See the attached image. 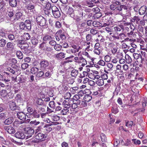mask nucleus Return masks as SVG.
<instances>
[{"mask_svg": "<svg viewBox=\"0 0 147 147\" xmlns=\"http://www.w3.org/2000/svg\"><path fill=\"white\" fill-rule=\"evenodd\" d=\"M127 7L126 5H121L117 7L115 12L116 14L129 17L130 16V13L127 10Z\"/></svg>", "mask_w": 147, "mask_h": 147, "instance_id": "obj_1", "label": "nucleus"}, {"mask_svg": "<svg viewBox=\"0 0 147 147\" xmlns=\"http://www.w3.org/2000/svg\"><path fill=\"white\" fill-rule=\"evenodd\" d=\"M78 31H85L89 30L90 28L86 25V24L83 22L76 23Z\"/></svg>", "mask_w": 147, "mask_h": 147, "instance_id": "obj_2", "label": "nucleus"}, {"mask_svg": "<svg viewBox=\"0 0 147 147\" xmlns=\"http://www.w3.org/2000/svg\"><path fill=\"white\" fill-rule=\"evenodd\" d=\"M36 21L40 26H44L46 25V22L45 19L42 16H38L36 18Z\"/></svg>", "mask_w": 147, "mask_h": 147, "instance_id": "obj_3", "label": "nucleus"}, {"mask_svg": "<svg viewBox=\"0 0 147 147\" xmlns=\"http://www.w3.org/2000/svg\"><path fill=\"white\" fill-rule=\"evenodd\" d=\"M74 101L71 99H69L67 100L63 101L62 102V105L65 108L69 109L71 107Z\"/></svg>", "mask_w": 147, "mask_h": 147, "instance_id": "obj_4", "label": "nucleus"}, {"mask_svg": "<svg viewBox=\"0 0 147 147\" xmlns=\"http://www.w3.org/2000/svg\"><path fill=\"white\" fill-rule=\"evenodd\" d=\"M25 133L28 135L27 136V138H28L31 137L33 135L34 132V131L33 129L31 127H26L24 129Z\"/></svg>", "mask_w": 147, "mask_h": 147, "instance_id": "obj_5", "label": "nucleus"}, {"mask_svg": "<svg viewBox=\"0 0 147 147\" xmlns=\"http://www.w3.org/2000/svg\"><path fill=\"white\" fill-rule=\"evenodd\" d=\"M47 136V135L44 134L40 132L35 134V138L38 140H40L43 138H45Z\"/></svg>", "mask_w": 147, "mask_h": 147, "instance_id": "obj_6", "label": "nucleus"}, {"mask_svg": "<svg viewBox=\"0 0 147 147\" xmlns=\"http://www.w3.org/2000/svg\"><path fill=\"white\" fill-rule=\"evenodd\" d=\"M15 136L17 138L23 139L25 137L24 133L22 131H17L14 134Z\"/></svg>", "mask_w": 147, "mask_h": 147, "instance_id": "obj_7", "label": "nucleus"}, {"mask_svg": "<svg viewBox=\"0 0 147 147\" xmlns=\"http://www.w3.org/2000/svg\"><path fill=\"white\" fill-rule=\"evenodd\" d=\"M49 64V63L47 60H43L41 61L40 63L41 69L42 70L45 69L48 66Z\"/></svg>", "mask_w": 147, "mask_h": 147, "instance_id": "obj_8", "label": "nucleus"}, {"mask_svg": "<svg viewBox=\"0 0 147 147\" xmlns=\"http://www.w3.org/2000/svg\"><path fill=\"white\" fill-rule=\"evenodd\" d=\"M26 8L27 9L28 12L30 14H32L34 13L35 11L34 9V7L33 5L29 4L26 5Z\"/></svg>", "mask_w": 147, "mask_h": 147, "instance_id": "obj_9", "label": "nucleus"}, {"mask_svg": "<svg viewBox=\"0 0 147 147\" xmlns=\"http://www.w3.org/2000/svg\"><path fill=\"white\" fill-rule=\"evenodd\" d=\"M9 109L11 110H20V108L17 106L15 102H10L9 104Z\"/></svg>", "mask_w": 147, "mask_h": 147, "instance_id": "obj_10", "label": "nucleus"}, {"mask_svg": "<svg viewBox=\"0 0 147 147\" xmlns=\"http://www.w3.org/2000/svg\"><path fill=\"white\" fill-rule=\"evenodd\" d=\"M4 128L5 130L9 134H13L15 132V130L12 127L10 126H5L4 127Z\"/></svg>", "mask_w": 147, "mask_h": 147, "instance_id": "obj_11", "label": "nucleus"}, {"mask_svg": "<svg viewBox=\"0 0 147 147\" xmlns=\"http://www.w3.org/2000/svg\"><path fill=\"white\" fill-rule=\"evenodd\" d=\"M17 116L18 118L21 120L24 121L26 119L25 114L22 112L18 113Z\"/></svg>", "mask_w": 147, "mask_h": 147, "instance_id": "obj_12", "label": "nucleus"}, {"mask_svg": "<svg viewBox=\"0 0 147 147\" xmlns=\"http://www.w3.org/2000/svg\"><path fill=\"white\" fill-rule=\"evenodd\" d=\"M113 29L115 32L118 33V32H120L121 30L124 29V26L123 25H119L114 27Z\"/></svg>", "mask_w": 147, "mask_h": 147, "instance_id": "obj_13", "label": "nucleus"}, {"mask_svg": "<svg viewBox=\"0 0 147 147\" xmlns=\"http://www.w3.org/2000/svg\"><path fill=\"white\" fill-rule=\"evenodd\" d=\"M147 10L146 6L144 5L140 7L139 10V13L140 15H143L145 14Z\"/></svg>", "mask_w": 147, "mask_h": 147, "instance_id": "obj_14", "label": "nucleus"}, {"mask_svg": "<svg viewBox=\"0 0 147 147\" xmlns=\"http://www.w3.org/2000/svg\"><path fill=\"white\" fill-rule=\"evenodd\" d=\"M30 38V34L27 33H24L21 36V39L23 40H28Z\"/></svg>", "mask_w": 147, "mask_h": 147, "instance_id": "obj_15", "label": "nucleus"}, {"mask_svg": "<svg viewBox=\"0 0 147 147\" xmlns=\"http://www.w3.org/2000/svg\"><path fill=\"white\" fill-rule=\"evenodd\" d=\"M90 42H84L82 43V47L86 50L90 49Z\"/></svg>", "mask_w": 147, "mask_h": 147, "instance_id": "obj_16", "label": "nucleus"}, {"mask_svg": "<svg viewBox=\"0 0 147 147\" xmlns=\"http://www.w3.org/2000/svg\"><path fill=\"white\" fill-rule=\"evenodd\" d=\"M30 22L29 20H26L25 22V28L28 30H30L31 29Z\"/></svg>", "mask_w": 147, "mask_h": 147, "instance_id": "obj_17", "label": "nucleus"}, {"mask_svg": "<svg viewBox=\"0 0 147 147\" xmlns=\"http://www.w3.org/2000/svg\"><path fill=\"white\" fill-rule=\"evenodd\" d=\"M13 118L12 117H10L6 119L4 121V123L6 125H9L13 121Z\"/></svg>", "mask_w": 147, "mask_h": 147, "instance_id": "obj_18", "label": "nucleus"}, {"mask_svg": "<svg viewBox=\"0 0 147 147\" xmlns=\"http://www.w3.org/2000/svg\"><path fill=\"white\" fill-rule=\"evenodd\" d=\"M140 20V18L138 16H135L131 20L132 22H135L136 24H138Z\"/></svg>", "mask_w": 147, "mask_h": 147, "instance_id": "obj_19", "label": "nucleus"}, {"mask_svg": "<svg viewBox=\"0 0 147 147\" xmlns=\"http://www.w3.org/2000/svg\"><path fill=\"white\" fill-rule=\"evenodd\" d=\"M22 121H15L13 123V125L14 127H18L20 125L23 123Z\"/></svg>", "mask_w": 147, "mask_h": 147, "instance_id": "obj_20", "label": "nucleus"}, {"mask_svg": "<svg viewBox=\"0 0 147 147\" xmlns=\"http://www.w3.org/2000/svg\"><path fill=\"white\" fill-rule=\"evenodd\" d=\"M42 3L45 5H44L43 6L45 7L46 9L50 10L51 5V4L49 2L45 1L44 2H42Z\"/></svg>", "mask_w": 147, "mask_h": 147, "instance_id": "obj_21", "label": "nucleus"}, {"mask_svg": "<svg viewBox=\"0 0 147 147\" xmlns=\"http://www.w3.org/2000/svg\"><path fill=\"white\" fill-rule=\"evenodd\" d=\"M40 113L37 112V110H34L31 115L34 118H39L40 116Z\"/></svg>", "mask_w": 147, "mask_h": 147, "instance_id": "obj_22", "label": "nucleus"}, {"mask_svg": "<svg viewBox=\"0 0 147 147\" xmlns=\"http://www.w3.org/2000/svg\"><path fill=\"white\" fill-rule=\"evenodd\" d=\"M65 53L63 52H61L57 54L56 56V57L58 59H61L65 57Z\"/></svg>", "mask_w": 147, "mask_h": 147, "instance_id": "obj_23", "label": "nucleus"}, {"mask_svg": "<svg viewBox=\"0 0 147 147\" xmlns=\"http://www.w3.org/2000/svg\"><path fill=\"white\" fill-rule=\"evenodd\" d=\"M71 47L73 48L71 49L72 50L71 51L73 52V53H75L76 52H78L77 46L74 44H72L71 45Z\"/></svg>", "mask_w": 147, "mask_h": 147, "instance_id": "obj_24", "label": "nucleus"}, {"mask_svg": "<svg viewBox=\"0 0 147 147\" xmlns=\"http://www.w3.org/2000/svg\"><path fill=\"white\" fill-rule=\"evenodd\" d=\"M52 38L51 36L49 35H46L43 36V40L45 42L49 41L51 40Z\"/></svg>", "mask_w": 147, "mask_h": 147, "instance_id": "obj_25", "label": "nucleus"}, {"mask_svg": "<svg viewBox=\"0 0 147 147\" xmlns=\"http://www.w3.org/2000/svg\"><path fill=\"white\" fill-rule=\"evenodd\" d=\"M51 125V124H49L45 125L44 127V130H46L48 132H50L52 130V128L49 127Z\"/></svg>", "mask_w": 147, "mask_h": 147, "instance_id": "obj_26", "label": "nucleus"}, {"mask_svg": "<svg viewBox=\"0 0 147 147\" xmlns=\"http://www.w3.org/2000/svg\"><path fill=\"white\" fill-rule=\"evenodd\" d=\"M92 99V97L91 96L88 95H85L83 100L86 102H88L90 101Z\"/></svg>", "mask_w": 147, "mask_h": 147, "instance_id": "obj_27", "label": "nucleus"}, {"mask_svg": "<svg viewBox=\"0 0 147 147\" xmlns=\"http://www.w3.org/2000/svg\"><path fill=\"white\" fill-rule=\"evenodd\" d=\"M29 47V44L26 43H25L20 46V47L22 49L26 50Z\"/></svg>", "mask_w": 147, "mask_h": 147, "instance_id": "obj_28", "label": "nucleus"}, {"mask_svg": "<svg viewBox=\"0 0 147 147\" xmlns=\"http://www.w3.org/2000/svg\"><path fill=\"white\" fill-rule=\"evenodd\" d=\"M12 66H13V68H14V69H13L11 68L10 67H8L7 68V70L9 71L12 74H14L15 73V72L16 71V69H15V67H17V66L15 65H12Z\"/></svg>", "mask_w": 147, "mask_h": 147, "instance_id": "obj_29", "label": "nucleus"}, {"mask_svg": "<svg viewBox=\"0 0 147 147\" xmlns=\"http://www.w3.org/2000/svg\"><path fill=\"white\" fill-rule=\"evenodd\" d=\"M9 4L12 7H16L17 5L16 0H9Z\"/></svg>", "mask_w": 147, "mask_h": 147, "instance_id": "obj_30", "label": "nucleus"}, {"mask_svg": "<svg viewBox=\"0 0 147 147\" xmlns=\"http://www.w3.org/2000/svg\"><path fill=\"white\" fill-rule=\"evenodd\" d=\"M39 70V69L38 67H32L30 70L31 73L33 74H35Z\"/></svg>", "mask_w": 147, "mask_h": 147, "instance_id": "obj_31", "label": "nucleus"}, {"mask_svg": "<svg viewBox=\"0 0 147 147\" xmlns=\"http://www.w3.org/2000/svg\"><path fill=\"white\" fill-rule=\"evenodd\" d=\"M96 84L99 86H102L104 85V81L102 79H100L96 81Z\"/></svg>", "mask_w": 147, "mask_h": 147, "instance_id": "obj_32", "label": "nucleus"}, {"mask_svg": "<svg viewBox=\"0 0 147 147\" xmlns=\"http://www.w3.org/2000/svg\"><path fill=\"white\" fill-rule=\"evenodd\" d=\"M15 15L16 18L18 20L21 18L22 16V14L21 12L18 11L16 13Z\"/></svg>", "mask_w": 147, "mask_h": 147, "instance_id": "obj_33", "label": "nucleus"}, {"mask_svg": "<svg viewBox=\"0 0 147 147\" xmlns=\"http://www.w3.org/2000/svg\"><path fill=\"white\" fill-rule=\"evenodd\" d=\"M49 105L50 107L53 109H54L56 108L55 103L53 101H50L49 103Z\"/></svg>", "mask_w": 147, "mask_h": 147, "instance_id": "obj_34", "label": "nucleus"}, {"mask_svg": "<svg viewBox=\"0 0 147 147\" xmlns=\"http://www.w3.org/2000/svg\"><path fill=\"white\" fill-rule=\"evenodd\" d=\"M53 14L54 17L56 18H59L61 16V13L59 10L57 11H56L54 13H53Z\"/></svg>", "mask_w": 147, "mask_h": 147, "instance_id": "obj_35", "label": "nucleus"}, {"mask_svg": "<svg viewBox=\"0 0 147 147\" xmlns=\"http://www.w3.org/2000/svg\"><path fill=\"white\" fill-rule=\"evenodd\" d=\"M7 47L9 50H12L13 49L14 46L12 43L8 42L7 44Z\"/></svg>", "mask_w": 147, "mask_h": 147, "instance_id": "obj_36", "label": "nucleus"}, {"mask_svg": "<svg viewBox=\"0 0 147 147\" xmlns=\"http://www.w3.org/2000/svg\"><path fill=\"white\" fill-rule=\"evenodd\" d=\"M79 63H87L86 60L83 57H80L79 58V61H78Z\"/></svg>", "mask_w": 147, "mask_h": 147, "instance_id": "obj_37", "label": "nucleus"}, {"mask_svg": "<svg viewBox=\"0 0 147 147\" xmlns=\"http://www.w3.org/2000/svg\"><path fill=\"white\" fill-rule=\"evenodd\" d=\"M120 87L119 85H117L116 87L115 91L114 92L115 95H117L120 91Z\"/></svg>", "mask_w": 147, "mask_h": 147, "instance_id": "obj_38", "label": "nucleus"}, {"mask_svg": "<svg viewBox=\"0 0 147 147\" xmlns=\"http://www.w3.org/2000/svg\"><path fill=\"white\" fill-rule=\"evenodd\" d=\"M51 119L54 121H57L59 120V117L56 115H54L51 116Z\"/></svg>", "mask_w": 147, "mask_h": 147, "instance_id": "obj_39", "label": "nucleus"}, {"mask_svg": "<svg viewBox=\"0 0 147 147\" xmlns=\"http://www.w3.org/2000/svg\"><path fill=\"white\" fill-rule=\"evenodd\" d=\"M16 55L19 59H22L23 57L22 53L20 51H18L17 52Z\"/></svg>", "mask_w": 147, "mask_h": 147, "instance_id": "obj_40", "label": "nucleus"}, {"mask_svg": "<svg viewBox=\"0 0 147 147\" xmlns=\"http://www.w3.org/2000/svg\"><path fill=\"white\" fill-rule=\"evenodd\" d=\"M100 138L102 142H106L107 138L105 135L103 133H101L100 135Z\"/></svg>", "mask_w": 147, "mask_h": 147, "instance_id": "obj_41", "label": "nucleus"}, {"mask_svg": "<svg viewBox=\"0 0 147 147\" xmlns=\"http://www.w3.org/2000/svg\"><path fill=\"white\" fill-rule=\"evenodd\" d=\"M78 74V71L76 69L73 70L71 72V75L74 77L76 76Z\"/></svg>", "mask_w": 147, "mask_h": 147, "instance_id": "obj_42", "label": "nucleus"}, {"mask_svg": "<svg viewBox=\"0 0 147 147\" xmlns=\"http://www.w3.org/2000/svg\"><path fill=\"white\" fill-rule=\"evenodd\" d=\"M126 62L127 63H130L132 61L131 57L128 55H126L125 56Z\"/></svg>", "mask_w": 147, "mask_h": 147, "instance_id": "obj_43", "label": "nucleus"}, {"mask_svg": "<svg viewBox=\"0 0 147 147\" xmlns=\"http://www.w3.org/2000/svg\"><path fill=\"white\" fill-rule=\"evenodd\" d=\"M31 42L33 45H36L38 42V40L35 37H32L31 38Z\"/></svg>", "mask_w": 147, "mask_h": 147, "instance_id": "obj_44", "label": "nucleus"}, {"mask_svg": "<svg viewBox=\"0 0 147 147\" xmlns=\"http://www.w3.org/2000/svg\"><path fill=\"white\" fill-rule=\"evenodd\" d=\"M62 48V46L59 45L57 44L54 46L55 49L57 51H59L61 50Z\"/></svg>", "mask_w": 147, "mask_h": 147, "instance_id": "obj_45", "label": "nucleus"}, {"mask_svg": "<svg viewBox=\"0 0 147 147\" xmlns=\"http://www.w3.org/2000/svg\"><path fill=\"white\" fill-rule=\"evenodd\" d=\"M78 89V88L77 87H71L70 88V92L73 94H75L76 91H77Z\"/></svg>", "mask_w": 147, "mask_h": 147, "instance_id": "obj_46", "label": "nucleus"}, {"mask_svg": "<svg viewBox=\"0 0 147 147\" xmlns=\"http://www.w3.org/2000/svg\"><path fill=\"white\" fill-rule=\"evenodd\" d=\"M6 42V40L4 39H1L0 40V46L3 47L5 46Z\"/></svg>", "mask_w": 147, "mask_h": 147, "instance_id": "obj_47", "label": "nucleus"}, {"mask_svg": "<svg viewBox=\"0 0 147 147\" xmlns=\"http://www.w3.org/2000/svg\"><path fill=\"white\" fill-rule=\"evenodd\" d=\"M132 141L136 145H139L141 144L140 141L139 140H136V139H133Z\"/></svg>", "mask_w": 147, "mask_h": 147, "instance_id": "obj_48", "label": "nucleus"}, {"mask_svg": "<svg viewBox=\"0 0 147 147\" xmlns=\"http://www.w3.org/2000/svg\"><path fill=\"white\" fill-rule=\"evenodd\" d=\"M9 32L8 31H5L3 32L2 30L0 31V36L2 37L5 36V35L6 34H8V32Z\"/></svg>", "mask_w": 147, "mask_h": 147, "instance_id": "obj_49", "label": "nucleus"}, {"mask_svg": "<svg viewBox=\"0 0 147 147\" xmlns=\"http://www.w3.org/2000/svg\"><path fill=\"white\" fill-rule=\"evenodd\" d=\"M69 10L71 12L72 11L71 13H69L70 16L74 19L76 16H75V14L73 9L72 8H70L69 9Z\"/></svg>", "mask_w": 147, "mask_h": 147, "instance_id": "obj_50", "label": "nucleus"}, {"mask_svg": "<svg viewBox=\"0 0 147 147\" xmlns=\"http://www.w3.org/2000/svg\"><path fill=\"white\" fill-rule=\"evenodd\" d=\"M93 51L95 54L99 55L101 53V49H94Z\"/></svg>", "mask_w": 147, "mask_h": 147, "instance_id": "obj_51", "label": "nucleus"}, {"mask_svg": "<svg viewBox=\"0 0 147 147\" xmlns=\"http://www.w3.org/2000/svg\"><path fill=\"white\" fill-rule=\"evenodd\" d=\"M117 6L115 4L113 3L110 5V9L111 10L114 11H115Z\"/></svg>", "mask_w": 147, "mask_h": 147, "instance_id": "obj_52", "label": "nucleus"}, {"mask_svg": "<svg viewBox=\"0 0 147 147\" xmlns=\"http://www.w3.org/2000/svg\"><path fill=\"white\" fill-rule=\"evenodd\" d=\"M0 94L2 97H4L7 96V93L6 90H3L1 91L0 92Z\"/></svg>", "mask_w": 147, "mask_h": 147, "instance_id": "obj_53", "label": "nucleus"}, {"mask_svg": "<svg viewBox=\"0 0 147 147\" xmlns=\"http://www.w3.org/2000/svg\"><path fill=\"white\" fill-rule=\"evenodd\" d=\"M93 25L95 27H99L100 26V23L94 21L92 23Z\"/></svg>", "mask_w": 147, "mask_h": 147, "instance_id": "obj_54", "label": "nucleus"}, {"mask_svg": "<svg viewBox=\"0 0 147 147\" xmlns=\"http://www.w3.org/2000/svg\"><path fill=\"white\" fill-rule=\"evenodd\" d=\"M7 37L8 39L10 40H12L15 38V36L13 34H8V33Z\"/></svg>", "mask_w": 147, "mask_h": 147, "instance_id": "obj_55", "label": "nucleus"}, {"mask_svg": "<svg viewBox=\"0 0 147 147\" xmlns=\"http://www.w3.org/2000/svg\"><path fill=\"white\" fill-rule=\"evenodd\" d=\"M105 61L106 62H109L111 60V57L109 55H107L104 57Z\"/></svg>", "mask_w": 147, "mask_h": 147, "instance_id": "obj_56", "label": "nucleus"}, {"mask_svg": "<svg viewBox=\"0 0 147 147\" xmlns=\"http://www.w3.org/2000/svg\"><path fill=\"white\" fill-rule=\"evenodd\" d=\"M105 30L107 32L109 33V34L110 35L111 34H112L111 32L112 31V29L111 27H106L105 28Z\"/></svg>", "mask_w": 147, "mask_h": 147, "instance_id": "obj_57", "label": "nucleus"}, {"mask_svg": "<svg viewBox=\"0 0 147 147\" xmlns=\"http://www.w3.org/2000/svg\"><path fill=\"white\" fill-rule=\"evenodd\" d=\"M44 73L43 71H40L38 72L36 74V76L38 77H40L44 76Z\"/></svg>", "mask_w": 147, "mask_h": 147, "instance_id": "obj_58", "label": "nucleus"}, {"mask_svg": "<svg viewBox=\"0 0 147 147\" xmlns=\"http://www.w3.org/2000/svg\"><path fill=\"white\" fill-rule=\"evenodd\" d=\"M51 9L52 13H54L55 12H56V11H59L58 8L55 5L51 7Z\"/></svg>", "mask_w": 147, "mask_h": 147, "instance_id": "obj_59", "label": "nucleus"}, {"mask_svg": "<svg viewBox=\"0 0 147 147\" xmlns=\"http://www.w3.org/2000/svg\"><path fill=\"white\" fill-rule=\"evenodd\" d=\"M69 110L67 109H63L61 111V115H64L67 114Z\"/></svg>", "mask_w": 147, "mask_h": 147, "instance_id": "obj_60", "label": "nucleus"}, {"mask_svg": "<svg viewBox=\"0 0 147 147\" xmlns=\"http://www.w3.org/2000/svg\"><path fill=\"white\" fill-rule=\"evenodd\" d=\"M37 107L38 108V111L39 113H41V112H43L45 111V109L44 107Z\"/></svg>", "mask_w": 147, "mask_h": 147, "instance_id": "obj_61", "label": "nucleus"}, {"mask_svg": "<svg viewBox=\"0 0 147 147\" xmlns=\"http://www.w3.org/2000/svg\"><path fill=\"white\" fill-rule=\"evenodd\" d=\"M110 119V121L111 123H114L115 122V120L114 118H113V116L111 114H110L109 115Z\"/></svg>", "mask_w": 147, "mask_h": 147, "instance_id": "obj_62", "label": "nucleus"}, {"mask_svg": "<svg viewBox=\"0 0 147 147\" xmlns=\"http://www.w3.org/2000/svg\"><path fill=\"white\" fill-rule=\"evenodd\" d=\"M36 103L38 105H42L43 103V101L41 99L38 98L36 100Z\"/></svg>", "mask_w": 147, "mask_h": 147, "instance_id": "obj_63", "label": "nucleus"}, {"mask_svg": "<svg viewBox=\"0 0 147 147\" xmlns=\"http://www.w3.org/2000/svg\"><path fill=\"white\" fill-rule=\"evenodd\" d=\"M29 65L27 63H24L22 64L21 67L23 69H26L28 67Z\"/></svg>", "mask_w": 147, "mask_h": 147, "instance_id": "obj_64", "label": "nucleus"}]
</instances>
